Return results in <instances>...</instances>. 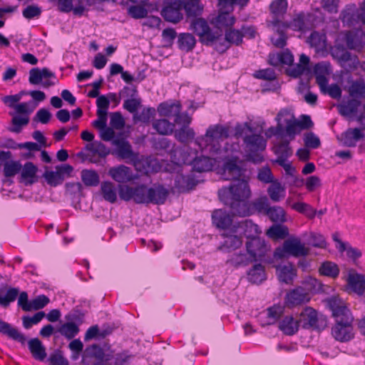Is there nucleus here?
Instances as JSON below:
<instances>
[{
	"label": "nucleus",
	"mask_w": 365,
	"mask_h": 365,
	"mask_svg": "<svg viewBox=\"0 0 365 365\" xmlns=\"http://www.w3.org/2000/svg\"><path fill=\"white\" fill-rule=\"evenodd\" d=\"M253 76L257 79L265 81H274L277 79V75L274 69L267 68L265 69H259L253 73Z\"/></svg>",
	"instance_id": "0e129e2a"
},
{
	"label": "nucleus",
	"mask_w": 365,
	"mask_h": 365,
	"mask_svg": "<svg viewBox=\"0 0 365 365\" xmlns=\"http://www.w3.org/2000/svg\"><path fill=\"white\" fill-rule=\"evenodd\" d=\"M21 170V164L19 161L6 162L4 167V175L6 178H11L18 174Z\"/></svg>",
	"instance_id": "4d7b16f0"
},
{
	"label": "nucleus",
	"mask_w": 365,
	"mask_h": 365,
	"mask_svg": "<svg viewBox=\"0 0 365 365\" xmlns=\"http://www.w3.org/2000/svg\"><path fill=\"white\" fill-rule=\"evenodd\" d=\"M28 348L32 356L38 361H43L46 357V347L38 338L31 339L28 341Z\"/></svg>",
	"instance_id": "7c9ffc66"
},
{
	"label": "nucleus",
	"mask_w": 365,
	"mask_h": 365,
	"mask_svg": "<svg viewBox=\"0 0 365 365\" xmlns=\"http://www.w3.org/2000/svg\"><path fill=\"white\" fill-rule=\"evenodd\" d=\"M275 153L279 155L277 159L287 160L292 155V148L289 147V142L287 140H284L280 143L275 150Z\"/></svg>",
	"instance_id": "e2e57ef3"
},
{
	"label": "nucleus",
	"mask_w": 365,
	"mask_h": 365,
	"mask_svg": "<svg viewBox=\"0 0 365 365\" xmlns=\"http://www.w3.org/2000/svg\"><path fill=\"white\" fill-rule=\"evenodd\" d=\"M213 225L218 229L230 230L232 227V217L222 209L215 210L212 213Z\"/></svg>",
	"instance_id": "4be33fe9"
},
{
	"label": "nucleus",
	"mask_w": 365,
	"mask_h": 365,
	"mask_svg": "<svg viewBox=\"0 0 365 365\" xmlns=\"http://www.w3.org/2000/svg\"><path fill=\"white\" fill-rule=\"evenodd\" d=\"M255 262L252 258L247 252H237L232 254L230 257L227 260V264L235 267L239 268L246 267L250 263Z\"/></svg>",
	"instance_id": "e433bc0d"
},
{
	"label": "nucleus",
	"mask_w": 365,
	"mask_h": 365,
	"mask_svg": "<svg viewBox=\"0 0 365 365\" xmlns=\"http://www.w3.org/2000/svg\"><path fill=\"white\" fill-rule=\"evenodd\" d=\"M81 178L83 184L87 187H96L100 183V177L94 170L83 169L81 172Z\"/></svg>",
	"instance_id": "79ce46f5"
},
{
	"label": "nucleus",
	"mask_w": 365,
	"mask_h": 365,
	"mask_svg": "<svg viewBox=\"0 0 365 365\" xmlns=\"http://www.w3.org/2000/svg\"><path fill=\"white\" fill-rule=\"evenodd\" d=\"M195 136L194 130L189 126H182L175 131V138L182 143L192 141Z\"/></svg>",
	"instance_id": "09e8293b"
},
{
	"label": "nucleus",
	"mask_w": 365,
	"mask_h": 365,
	"mask_svg": "<svg viewBox=\"0 0 365 365\" xmlns=\"http://www.w3.org/2000/svg\"><path fill=\"white\" fill-rule=\"evenodd\" d=\"M18 296L19 307L25 312L31 311V301H29L27 292H21L20 293L19 289L17 287H9L5 295L0 294V305L4 308L8 307L11 302L16 299Z\"/></svg>",
	"instance_id": "6e6552de"
},
{
	"label": "nucleus",
	"mask_w": 365,
	"mask_h": 365,
	"mask_svg": "<svg viewBox=\"0 0 365 365\" xmlns=\"http://www.w3.org/2000/svg\"><path fill=\"white\" fill-rule=\"evenodd\" d=\"M190 29L199 36V41L207 46H213L215 42L222 36L221 31H213L203 18L192 19Z\"/></svg>",
	"instance_id": "7ed1b4c3"
},
{
	"label": "nucleus",
	"mask_w": 365,
	"mask_h": 365,
	"mask_svg": "<svg viewBox=\"0 0 365 365\" xmlns=\"http://www.w3.org/2000/svg\"><path fill=\"white\" fill-rule=\"evenodd\" d=\"M51 365H69V362L66 359L61 350L56 349L52 353L48 359Z\"/></svg>",
	"instance_id": "774afa93"
},
{
	"label": "nucleus",
	"mask_w": 365,
	"mask_h": 365,
	"mask_svg": "<svg viewBox=\"0 0 365 365\" xmlns=\"http://www.w3.org/2000/svg\"><path fill=\"white\" fill-rule=\"evenodd\" d=\"M330 72V63L328 62L322 61L314 66V73L320 91H323L325 86L327 85L329 81L327 75H329Z\"/></svg>",
	"instance_id": "a878e982"
},
{
	"label": "nucleus",
	"mask_w": 365,
	"mask_h": 365,
	"mask_svg": "<svg viewBox=\"0 0 365 365\" xmlns=\"http://www.w3.org/2000/svg\"><path fill=\"white\" fill-rule=\"evenodd\" d=\"M357 11L355 4L347 5L341 11L340 19L344 23L353 25L355 22L359 21L357 19Z\"/></svg>",
	"instance_id": "49530a36"
},
{
	"label": "nucleus",
	"mask_w": 365,
	"mask_h": 365,
	"mask_svg": "<svg viewBox=\"0 0 365 365\" xmlns=\"http://www.w3.org/2000/svg\"><path fill=\"white\" fill-rule=\"evenodd\" d=\"M247 279L252 284H261L267 279L264 267L261 263L254 264L247 272Z\"/></svg>",
	"instance_id": "72a5a7b5"
},
{
	"label": "nucleus",
	"mask_w": 365,
	"mask_h": 365,
	"mask_svg": "<svg viewBox=\"0 0 365 365\" xmlns=\"http://www.w3.org/2000/svg\"><path fill=\"white\" fill-rule=\"evenodd\" d=\"M146 5L138 4L130 6L128 8V14L135 19H140L147 17L148 11L145 7Z\"/></svg>",
	"instance_id": "864d4df0"
},
{
	"label": "nucleus",
	"mask_w": 365,
	"mask_h": 365,
	"mask_svg": "<svg viewBox=\"0 0 365 365\" xmlns=\"http://www.w3.org/2000/svg\"><path fill=\"white\" fill-rule=\"evenodd\" d=\"M42 10L40 6L36 4L27 6L22 11L23 16L26 19H32L38 18L41 14Z\"/></svg>",
	"instance_id": "69168bd1"
},
{
	"label": "nucleus",
	"mask_w": 365,
	"mask_h": 365,
	"mask_svg": "<svg viewBox=\"0 0 365 365\" xmlns=\"http://www.w3.org/2000/svg\"><path fill=\"white\" fill-rule=\"evenodd\" d=\"M0 334L8 336L14 341L25 344L26 338L25 335L19 331V330L13 327L11 324L0 319Z\"/></svg>",
	"instance_id": "bb28decb"
},
{
	"label": "nucleus",
	"mask_w": 365,
	"mask_h": 365,
	"mask_svg": "<svg viewBox=\"0 0 365 365\" xmlns=\"http://www.w3.org/2000/svg\"><path fill=\"white\" fill-rule=\"evenodd\" d=\"M184 163H190L192 165V170L198 173L207 172L212 169V159L205 155L195 157L192 160L183 159Z\"/></svg>",
	"instance_id": "cd10ccee"
},
{
	"label": "nucleus",
	"mask_w": 365,
	"mask_h": 365,
	"mask_svg": "<svg viewBox=\"0 0 365 365\" xmlns=\"http://www.w3.org/2000/svg\"><path fill=\"white\" fill-rule=\"evenodd\" d=\"M334 56L338 58L341 66L349 71L355 70L359 64L357 56L346 51L342 46L336 47Z\"/></svg>",
	"instance_id": "f3484780"
},
{
	"label": "nucleus",
	"mask_w": 365,
	"mask_h": 365,
	"mask_svg": "<svg viewBox=\"0 0 365 365\" xmlns=\"http://www.w3.org/2000/svg\"><path fill=\"white\" fill-rule=\"evenodd\" d=\"M309 249L305 247L300 240L293 238L285 240L282 247H277L274 252V256L277 259H284L289 255L299 257H305L309 255Z\"/></svg>",
	"instance_id": "39448f33"
},
{
	"label": "nucleus",
	"mask_w": 365,
	"mask_h": 365,
	"mask_svg": "<svg viewBox=\"0 0 365 365\" xmlns=\"http://www.w3.org/2000/svg\"><path fill=\"white\" fill-rule=\"evenodd\" d=\"M243 34L240 30L229 29L225 31V37L223 35L217 39L213 46L220 53H225L232 44L240 46L242 43Z\"/></svg>",
	"instance_id": "9d476101"
},
{
	"label": "nucleus",
	"mask_w": 365,
	"mask_h": 365,
	"mask_svg": "<svg viewBox=\"0 0 365 365\" xmlns=\"http://www.w3.org/2000/svg\"><path fill=\"white\" fill-rule=\"evenodd\" d=\"M224 173L233 180L228 187H230L237 180H245L241 179L245 176L246 169L245 168V163L238 156L227 157L223 164Z\"/></svg>",
	"instance_id": "1a4fd4ad"
},
{
	"label": "nucleus",
	"mask_w": 365,
	"mask_h": 365,
	"mask_svg": "<svg viewBox=\"0 0 365 365\" xmlns=\"http://www.w3.org/2000/svg\"><path fill=\"white\" fill-rule=\"evenodd\" d=\"M118 195L124 201L128 202L133 200L137 204H143V184L134 187L127 185H118Z\"/></svg>",
	"instance_id": "dca6fc26"
},
{
	"label": "nucleus",
	"mask_w": 365,
	"mask_h": 365,
	"mask_svg": "<svg viewBox=\"0 0 365 365\" xmlns=\"http://www.w3.org/2000/svg\"><path fill=\"white\" fill-rule=\"evenodd\" d=\"M108 174L115 181L119 183L128 182L135 178L132 169L124 165L110 168Z\"/></svg>",
	"instance_id": "412c9836"
},
{
	"label": "nucleus",
	"mask_w": 365,
	"mask_h": 365,
	"mask_svg": "<svg viewBox=\"0 0 365 365\" xmlns=\"http://www.w3.org/2000/svg\"><path fill=\"white\" fill-rule=\"evenodd\" d=\"M287 0H274L269 5V9L275 16H281L287 12Z\"/></svg>",
	"instance_id": "bf43d9fd"
},
{
	"label": "nucleus",
	"mask_w": 365,
	"mask_h": 365,
	"mask_svg": "<svg viewBox=\"0 0 365 365\" xmlns=\"http://www.w3.org/2000/svg\"><path fill=\"white\" fill-rule=\"evenodd\" d=\"M178 46L179 49L185 52L193 50L196 44L195 36L190 33H181L178 36Z\"/></svg>",
	"instance_id": "4c0bfd02"
},
{
	"label": "nucleus",
	"mask_w": 365,
	"mask_h": 365,
	"mask_svg": "<svg viewBox=\"0 0 365 365\" xmlns=\"http://www.w3.org/2000/svg\"><path fill=\"white\" fill-rule=\"evenodd\" d=\"M182 9L183 0H164L161 16L165 21L177 24L183 18Z\"/></svg>",
	"instance_id": "9b49d317"
},
{
	"label": "nucleus",
	"mask_w": 365,
	"mask_h": 365,
	"mask_svg": "<svg viewBox=\"0 0 365 365\" xmlns=\"http://www.w3.org/2000/svg\"><path fill=\"white\" fill-rule=\"evenodd\" d=\"M282 311L279 307H272L267 309L266 320L262 326L274 324L281 317Z\"/></svg>",
	"instance_id": "5fc2aeb1"
},
{
	"label": "nucleus",
	"mask_w": 365,
	"mask_h": 365,
	"mask_svg": "<svg viewBox=\"0 0 365 365\" xmlns=\"http://www.w3.org/2000/svg\"><path fill=\"white\" fill-rule=\"evenodd\" d=\"M250 195L247 180H237L230 187H223L218 190L220 201L230 209L232 216L247 217L255 213L266 215L269 207L267 197L262 196L248 202Z\"/></svg>",
	"instance_id": "f257e3e1"
},
{
	"label": "nucleus",
	"mask_w": 365,
	"mask_h": 365,
	"mask_svg": "<svg viewBox=\"0 0 365 365\" xmlns=\"http://www.w3.org/2000/svg\"><path fill=\"white\" fill-rule=\"evenodd\" d=\"M155 113L156 110L154 108H144L140 113L133 115V119L135 121L149 123L150 120L155 117Z\"/></svg>",
	"instance_id": "6e6d98bb"
},
{
	"label": "nucleus",
	"mask_w": 365,
	"mask_h": 365,
	"mask_svg": "<svg viewBox=\"0 0 365 365\" xmlns=\"http://www.w3.org/2000/svg\"><path fill=\"white\" fill-rule=\"evenodd\" d=\"M361 102L355 98L349 99L347 101H343L338 106L339 113L343 116H350L356 113L358 107Z\"/></svg>",
	"instance_id": "a19ab883"
},
{
	"label": "nucleus",
	"mask_w": 365,
	"mask_h": 365,
	"mask_svg": "<svg viewBox=\"0 0 365 365\" xmlns=\"http://www.w3.org/2000/svg\"><path fill=\"white\" fill-rule=\"evenodd\" d=\"M292 208L296 211L305 215L310 219L314 218L317 214V210H314L311 205L305 202H295L292 205Z\"/></svg>",
	"instance_id": "13d9d810"
},
{
	"label": "nucleus",
	"mask_w": 365,
	"mask_h": 365,
	"mask_svg": "<svg viewBox=\"0 0 365 365\" xmlns=\"http://www.w3.org/2000/svg\"><path fill=\"white\" fill-rule=\"evenodd\" d=\"M272 24L273 26L276 28V31L279 34V37H272L271 41L277 48H283L287 45V36L285 33L287 29L282 28L281 21L277 18L273 19Z\"/></svg>",
	"instance_id": "c9c22d12"
},
{
	"label": "nucleus",
	"mask_w": 365,
	"mask_h": 365,
	"mask_svg": "<svg viewBox=\"0 0 365 365\" xmlns=\"http://www.w3.org/2000/svg\"><path fill=\"white\" fill-rule=\"evenodd\" d=\"M266 215L274 222H285V212L279 206L269 207Z\"/></svg>",
	"instance_id": "603ef678"
},
{
	"label": "nucleus",
	"mask_w": 365,
	"mask_h": 365,
	"mask_svg": "<svg viewBox=\"0 0 365 365\" xmlns=\"http://www.w3.org/2000/svg\"><path fill=\"white\" fill-rule=\"evenodd\" d=\"M174 124L166 119H159L153 122V128L160 135H168L172 133Z\"/></svg>",
	"instance_id": "3c124183"
},
{
	"label": "nucleus",
	"mask_w": 365,
	"mask_h": 365,
	"mask_svg": "<svg viewBox=\"0 0 365 365\" xmlns=\"http://www.w3.org/2000/svg\"><path fill=\"white\" fill-rule=\"evenodd\" d=\"M101 190L105 200L114 203L117 200V192L115 185L108 181H104L101 185Z\"/></svg>",
	"instance_id": "37998d69"
},
{
	"label": "nucleus",
	"mask_w": 365,
	"mask_h": 365,
	"mask_svg": "<svg viewBox=\"0 0 365 365\" xmlns=\"http://www.w3.org/2000/svg\"><path fill=\"white\" fill-rule=\"evenodd\" d=\"M310 297L302 287H297L287 293L285 304L288 308H293L309 302Z\"/></svg>",
	"instance_id": "a211bd4d"
},
{
	"label": "nucleus",
	"mask_w": 365,
	"mask_h": 365,
	"mask_svg": "<svg viewBox=\"0 0 365 365\" xmlns=\"http://www.w3.org/2000/svg\"><path fill=\"white\" fill-rule=\"evenodd\" d=\"M232 11H218L216 16L210 20V24L217 29L216 31H221L231 29L236 21L235 17L231 14Z\"/></svg>",
	"instance_id": "6ab92c4d"
},
{
	"label": "nucleus",
	"mask_w": 365,
	"mask_h": 365,
	"mask_svg": "<svg viewBox=\"0 0 365 365\" xmlns=\"http://www.w3.org/2000/svg\"><path fill=\"white\" fill-rule=\"evenodd\" d=\"M230 136L229 128L221 124L210 125L204 135L195 139V143L201 150L205 149L212 145L215 140L227 138Z\"/></svg>",
	"instance_id": "423d86ee"
},
{
	"label": "nucleus",
	"mask_w": 365,
	"mask_h": 365,
	"mask_svg": "<svg viewBox=\"0 0 365 365\" xmlns=\"http://www.w3.org/2000/svg\"><path fill=\"white\" fill-rule=\"evenodd\" d=\"M267 235L275 240L284 239L289 235V230L287 227L281 224L273 225L267 230Z\"/></svg>",
	"instance_id": "8fccbe9b"
},
{
	"label": "nucleus",
	"mask_w": 365,
	"mask_h": 365,
	"mask_svg": "<svg viewBox=\"0 0 365 365\" xmlns=\"http://www.w3.org/2000/svg\"><path fill=\"white\" fill-rule=\"evenodd\" d=\"M277 272L279 280L287 284H292L297 276V270L291 263L277 267Z\"/></svg>",
	"instance_id": "473e14b6"
},
{
	"label": "nucleus",
	"mask_w": 365,
	"mask_h": 365,
	"mask_svg": "<svg viewBox=\"0 0 365 365\" xmlns=\"http://www.w3.org/2000/svg\"><path fill=\"white\" fill-rule=\"evenodd\" d=\"M117 146V155L121 159H133L135 154L130 143L124 139H117L113 141Z\"/></svg>",
	"instance_id": "58836bf2"
},
{
	"label": "nucleus",
	"mask_w": 365,
	"mask_h": 365,
	"mask_svg": "<svg viewBox=\"0 0 365 365\" xmlns=\"http://www.w3.org/2000/svg\"><path fill=\"white\" fill-rule=\"evenodd\" d=\"M349 95L354 98H362L365 96V84L364 82H354L349 87Z\"/></svg>",
	"instance_id": "338daca9"
},
{
	"label": "nucleus",
	"mask_w": 365,
	"mask_h": 365,
	"mask_svg": "<svg viewBox=\"0 0 365 365\" xmlns=\"http://www.w3.org/2000/svg\"><path fill=\"white\" fill-rule=\"evenodd\" d=\"M73 168L68 164L56 166V171H45L43 177L51 186L56 187L61 185L65 179V175L71 176Z\"/></svg>",
	"instance_id": "ddd939ff"
},
{
	"label": "nucleus",
	"mask_w": 365,
	"mask_h": 365,
	"mask_svg": "<svg viewBox=\"0 0 365 365\" xmlns=\"http://www.w3.org/2000/svg\"><path fill=\"white\" fill-rule=\"evenodd\" d=\"M284 192V188L278 182H274L267 189V193L273 202H279L283 197L280 192Z\"/></svg>",
	"instance_id": "680f3d73"
},
{
	"label": "nucleus",
	"mask_w": 365,
	"mask_h": 365,
	"mask_svg": "<svg viewBox=\"0 0 365 365\" xmlns=\"http://www.w3.org/2000/svg\"><path fill=\"white\" fill-rule=\"evenodd\" d=\"M181 111V104L180 102L165 101L159 104L158 112L160 116L175 117Z\"/></svg>",
	"instance_id": "2f4dec72"
},
{
	"label": "nucleus",
	"mask_w": 365,
	"mask_h": 365,
	"mask_svg": "<svg viewBox=\"0 0 365 365\" xmlns=\"http://www.w3.org/2000/svg\"><path fill=\"white\" fill-rule=\"evenodd\" d=\"M21 170L20 182L29 186L38 181V177L36 176L38 167L32 162H26L23 166L21 165Z\"/></svg>",
	"instance_id": "b1692460"
},
{
	"label": "nucleus",
	"mask_w": 365,
	"mask_h": 365,
	"mask_svg": "<svg viewBox=\"0 0 365 365\" xmlns=\"http://www.w3.org/2000/svg\"><path fill=\"white\" fill-rule=\"evenodd\" d=\"M9 115L12 116L11 124L12 127L9 128V130L12 133H21L22 128L29 123V117L21 115H16L11 112Z\"/></svg>",
	"instance_id": "c03bdc74"
},
{
	"label": "nucleus",
	"mask_w": 365,
	"mask_h": 365,
	"mask_svg": "<svg viewBox=\"0 0 365 365\" xmlns=\"http://www.w3.org/2000/svg\"><path fill=\"white\" fill-rule=\"evenodd\" d=\"M341 137L344 145L353 148L359 140L364 138V134L359 128H348L341 134Z\"/></svg>",
	"instance_id": "c85d7f7f"
},
{
	"label": "nucleus",
	"mask_w": 365,
	"mask_h": 365,
	"mask_svg": "<svg viewBox=\"0 0 365 365\" xmlns=\"http://www.w3.org/2000/svg\"><path fill=\"white\" fill-rule=\"evenodd\" d=\"M169 193L168 189L162 184L154 183L150 187L143 184V204L163 205Z\"/></svg>",
	"instance_id": "0eeeda50"
},
{
	"label": "nucleus",
	"mask_w": 365,
	"mask_h": 365,
	"mask_svg": "<svg viewBox=\"0 0 365 365\" xmlns=\"http://www.w3.org/2000/svg\"><path fill=\"white\" fill-rule=\"evenodd\" d=\"M183 9L187 19H195L202 15L203 7L200 4L199 0H183Z\"/></svg>",
	"instance_id": "f704fd0d"
},
{
	"label": "nucleus",
	"mask_w": 365,
	"mask_h": 365,
	"mask_svg": "<svg viewBox=\"0 0 365 365\" xmlns=\"http://www.w3.org/2000/svg\"><path fill=\"white\" fill-rule=\"evenodd\" d=\"M308 16L309 14H306L303 11L295 14L292 21H281L282 26L283 29H291L295 31H305L309 28L307 22Z\"/></svg>",
	"instance_id": "5701e85b"
},
{
	"label": "nucleus",
	"mask_w": 365,
	"mask_h": 365,
	"mask_svg": "<svg viewBox=\"0 0 365 365\" xmlns=\"http://www.w3.org/2000/svg\"><path fill=\"white\" fill-rule=\"evenodd\" d=\"M299 324L298 320L294 321L291 316L285 317L279 323V329L285 334L292 336L299 329Z\"/></svg>",
	"instance_id": "ea45409f"
},
{
	"label": "nucleus",
	"mask_w": 365,
	"mask_h": 365,
	"mask_svg": "<svg viewBox=\"0 0 365 365\" xmlns=\"http://www.w3.org/2000/svg\"><path fill=\"white\" fill-rule=\"evenodd\" d=\"M105 352L98 344H93L86 348L82 356V365H104Z\"/></svg>",
	"instance_id": "4468645a"
},
{
	"label": "nucleus",
	"mask_w": 365,
	"mask_h": 365,
	"mask_svg": "<svg viewBox=\"0 0 365 365\" xmlns=\"http://www.w3.org/2000/svg\"><path fill=\"white\" fill-rule=\"evenodd\" d=\"M245 245L247 252L251 256L252 260L255 262L266 261L265 257L269 248L263 238L257 236L247 240Z\"/></svg>",
	"instance_id": "f8f14e48"
},
{
	"label": "nucleus",
	"mask_w": 365,
	"mask_h": 365,
	"mask_svg": "<svg viewBox=\"0 0 365 365\" xmlns=\"http://www.w3.org/2000/svg\"><path fill=\"white\" fill-rule=\"evenodd\" d=\"M79 331L78 324L68 322L63 324L56 329L57 332L69 340L73 339L78 334Z\"/></svg>",
	"instance_id": "a18cd8bd"
},
{
	"label": "nucleus",
	"mask_w": 365,
	"mask_h": 365,
	"mask_svg": "<svg viewBox=\"0 0 365 365\" xmlns=\"http://www.w3.org/2000/svg\"><path fill=\"white\" fill-rule=\"evenodd\" d=\"M243 143L247 153L246 157L248 161L258 164L264 160L263 156L259 152L265 150L267 141L261 135H246L243 137Z\"/></svg>",
	"instance_id": "20e7f679"
},
{
	"label": "nucleus",
	"mask_w": 365,
	"mask_h": 365,
	"mask_svg": "<svg viewBox=\"0 0 365 365\" xmlns=\"http://www.w3.org/2000/svg\"><path fill=\"white\" fill-rule=\"evenodd\" d=\"M319 272L322 276L336 278L339 274V269L336 264L330 261H326L320 265Z\"/></svg>",
	"instance_id": "de8ad7c7"
},
{
	"label": "nucleus",
	"mask_w": 365,
	"mask_h": 365,
	"mask_svg": "<svg viewBox=\"0 0 365 365\" xmlns=\"http://www.w3.org/2000/svg\"><path fill=\"white\" fill-rule=\"evenodd\" d=\"M46 314L44 312L41 311L36 313L33 317L30 316H23L22 317V324L25 329H29L32 327L34 324H36L40 322L43 317H45Z\"/></svg>",
	"instance_id": "052dcab7"
},
{
	"label": "nucleus",
	"mask_w": 365,
	"mask_h": 365,
	"mask_svg": "<svg viewBox=\"0 0 365 365\" xmlns=\"http://www.w3.org/2000/svg\"><path fill=\"white\" fill-rule=\"evenodd\" d=\"M349 289L359 296L365 292V277L361 274H349L347 279Z\"/></svg>",
	"instance_id": "c756f323"
},
{
	"label": "nucleus",
	"mask_w": 365,
	"mask_h": 365,
	"mask_svg": "<svg viewBox=\"0 0 365 365\" xmlns=\"http://www.w3.org/2000/svg\"><path fill=\"white\" fill-rule=\"evenodd\" d=\"M231 232L235 234H239L245 237L247 240H252L261 233V230L257 225L255 224L250 220H245L235 224L231 227Z\"/></svg>",
	"instance_id": "2eb2a0df"
},
{
	"label": "nucleus",
	"mask_w": 365,
	"mask_h": 365,
	"mask_svg": "<svg viewBox=\"0 0 365 365\" xmlns=\"http://www.w3.org/2000/svg\"><path fill=\"white\" fill-rule=\"evenodd\" d=\"M319 321L317 311L311 307H306L299 315L298 319L299 326L301 325L303 329H319L317 324Z\"/></svg>",
	"instance_id": "aec40b11"
},
{
	"label": "nucleus",
	"mask_w": 365,
	"mask_h": 365,
	"mask_svg": "<svg viewBox=\"0 0 365 365\" xmlns=\"http://www.w3.org/2000/svg\"><path fill=\"white\" fill-rule=\"evenodd\" d=\"M225 237L223 243L219 247V250L223 252H231L239 248L242 245V237L239 234H235L230 230L222 235Z\"/></svg>",
	"instance_id": "393cba45"
},
{
	"label": "nucleus",
	"mask_w": 365,
	"mask_h": 365,
	"mask_svg": "<svg viewBox=\"0 0 365 365\" xmlns=\"http://www.w3.org/2000/svg\"><path fill=\"white\" fill-rule=\"evenodd\" d=\"M327 305L335 319V324L331 329L333 337L339 341H348L353 338V317L350 310L336 297L327 300Z\"/></svg>",
	"instance_id": "f03ea898"
}]
</instances>
